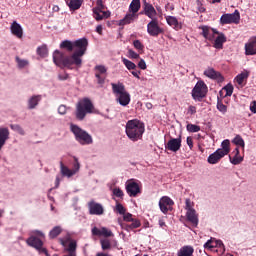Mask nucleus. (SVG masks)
Wrapping results in <instances>:
<instances>
[{
	"mask_svg": "<svg viewBox=\"0 0 256 256\" xmlns=\"http://www.w3.org/2000/svg\"><path fill=\"white\" fill-rule=\"evenodd\" d=\"M196 112H197L196 106H194V105H189V107H188V109H187V114H188L189 116H193V115L196 114Z\"/></svg>",
	"mask_w": 256,
	"mask_h": 256,
	"instance_id": "52",
	"label": "nucleus"
},
{
	"mask_svg": "<svg viewBox=\"0 0 256 256\" xmlns=\"http://www.w3.org/2000/svg\"><path fill=\"white\" fill-rule=\"evenodd\" d=\"M147 32L152 37H158L164 32V29L160 27L157 19H152L150 23L147 24Z\"/></svg>",
	"mask_w": 256,
	"mask_h": 256,
	"instance_id": "10",
	"label": "nucleus"
},
{
	"mask_svg": "<svg viewBox=\"0 0 256 256\" xmlns=\"http://www.w3.org/2000/svg\"><path fill=\"white\" fill-rule=\"evenodd\" d=\"M199 29L202 31L201 35L208 41H213L215 34H220L218 30L207 25L200 26Z\"/></svg>",
	"mask_w": 256,
	"mask_h": 256,
	"instance_id": "13",
	"label": "nucleus"
},
{
	"mask_svg": "<svg viewBox=\"0 0 256 256\" xmlns=\"http://www.w3.org/2000/svg\"><path fill=\"white\" fill-rule=\"evenodd\" d=\"M222 154L227 156L230 152V141L229 139L223 140L221 142V149H218Z\"/></svg>",
	"mask_w": 256,
	"mask_h": 256,
	"instance_id": "34",
	"label": "nucleus"
},
{
	"mask_svg": "<svg viewBox=\"0 0 256 256\" xmlns=\"http://www.w3.org/2000/svg\"><path fill=\"white\" fill-rule=\"evenodd\" d=\"M166 21H167L168 25H169L170 27H172L173 29L178 30V29L181 28V27L179 26V23H178V20H177L176 17L168 16V17H166Z\"/></svg>",
	"mask_w": 256,
	"mask_h": 256,
	"instance_id": "36",
	"label": "nucleus"
},
{
	"mask_svg": "<svg viewBox=\"0 0 256 256\" xmlns=\"http://www.w3.org/2000/svg\"><path fill=\"white\" fill-rule=\"evenodd\" d=\"M224 153L219 150H216L214 153L208 156L207 162L214 165L220 162L221 159L224 158Z\"/></svg>",
	"mask_w": 256,
	"mask_h": 256,
	"instance_id": "19",
	"label": "nucleus"
},
{
	"mask_svg": "<svg viewBox=\"0 0 256 256\" xmlns=\"http://www.w3.org/2000/svg\"><path fill=\"white\" fill-rule=\"evenodd\" d=\"M84 0H66V4L71 11H77L83 5Z\"/></svg>",
	"mask_w": 256,
	"mask_h": 256,
	"instance_id": "24",
	"label": "nucleus"
},
{
	"mask_svg": "<svg viewBox=\"0 0 256 256\" xmlns=\"http://www.w3.org/2000/svg\"><path fill=\"white\" fill-rule=\"evenodd\" d=\"M185 209H186V211H188V210H194V209H193V203H192V201H191L189 198H187V199L185 200Z\"/></svg>",
	"mask_w": 256,
	"mask_h": 256,
	"instance_id": "55",
	"label": "nucleus"
},
{
	"mask_svg": "<svg viewBox=\"0 0 256 256\" xmlns=\"http://www.w3.org/2000/svg\"><path fill=\"white\" fill-rule=\"evenodd\" d=\"M122 63H124V66H126L128 70H135L137 68L136 64L127 58H122Z\"/></svg>",
	"mask_w": 256,
	"mask_h": 256,
	"instance_id": "38",
	"label": "nucleus"
},
{
	"mask_svg": "<svg viewBox=\"0 0 256 256\" xmlns=\"http://www.w3.org/2000/svg\"><path fill=\"white\" fill-rule=\"evenodd\" d=\"M232 154L234 155V157L233 158L231 156L229 157L230 162L233 165H239L243 161V157L240 156L239 148H235V150H233Z\"/></svg>",
	"mask_w": 256,
	"mask_h": 256,
	"instance_id": "26",
	"label": "nucleus"
},
{
	"mask_svg": "<svg viewBox=\"0 0 256 256\" xmlns=\"http://www.w3.org/2000/svg\"><path fill=\"white\" fill-rule=\"evenodd\" d=\"M89 42L87 38H79L75 41L63 40L60 44L61 49H66L68 52L74 53L65 56L58 50L53 52V63L59 67L73 69V67L80 68L83 65V56L87 52Z\"/></svg>",
	"mask_w": 256,
	"mask_h": 256,
	"instance_id": "1",
	"label": "nucleus"
},
{
	"mask_svg": "<svg viewBox=\"0 0 256 256\" xmlns=\"http://www.w3.org/2000/svg\"><path fill=\"white\" fill-rule=\"evenodd\" d=\"M100 243L103 251L111 250V243L109 240H102Z\"/></svg>",
	"mask_w": 256,
	"mask_h": 256,
	"instance_id": "49",
	"label": "nucleus"
},
{
	"mask_svg": "<svg viewBox=\"0 0 256 256\" xmlns=\"http://www.w3.org/2000/svg\"><path fill=\"white\" fill-rule=\"evenodd\" d=\"M62 232L63 230L60 226H55L49 231L48 237L51 240L57 239V237H59Z\"/></svg>",
	"mask_w": 256,
	"mask_h": 256,
	"instance_id": "31",
	"label": "nucleus"
},
{
	"mask_svg": "<svg viewBox=\"0 0 256 256\" xmlns=\"http://www.w3.org/2000/svg\"><path fill=\"white\" fill-rule=\"evenodd\" d=\"M173 205L174 201L169 196H162L159 201L160 209L164 214H167Z\"/></svg>",
	"mask_w": 256,
	"mask_h": 256,
	"instance_id": "14",
	"label": "nucleus"
},
{
	"mask_svg": "<svg viewBox=\"0 0 256 256\" xmlns=\"http://www.w3.org/2000/svg\"><path fill=\"white\" fill-rule=\"evenodd\" d=\"M34 235H31L27 240L26 243L28 246L34 249H40L43 247L44 243L39 237H45L44 233L40 230H35L33 232Z\"/></svg>",
	"mask_w": 256,
	"mask_h": 256,
	"instance_id": "7",
	"label": "nucleus"
},
{
	"mask_svg": "<svg viewBox=\"0 0 256 256\" xmlns=\"http://www.w3.org/2000/svg\"><path fill=\"white\" fill-rule=\"evenodd\" d=\"M36 251H38V253H44L46 256H49V252L43 246H41L39 249H36Z\"/></svg>",
	"mask_w": 256,
	"mask_h": 256,
	"instance_id": "63",
	"label": "nucleus"
},
{
	"mask_svg": "<svg viewBox=\"0 0 256 256\" xmlns=\"http://www.w3.org/2000/svg\"><path fill=\"white\" fill-rule=\"evenodd\" d=\"M186 143H187V145H188L189 149H193L194 144H193V139H192V137H191V136H188V137H187V139H186Z\"/></svg>",
	"mask_w": 256,
	"mask_h": 256,
	"instance_id": "59",
	"label": "nucleus"
},
{
	"mask_svg": "<svg viewBox=\"0 0 256 256\" xmlns=\"http://www.w3.org/2000/svg\"><path fill=\"white\" fill-rule=\"evenodd\" d=\"M136 19H138V14L128 13L126 16H124V19L119 21V26L129 25Z\"/></svg>",
	"mask_w": 256,
	"mask_h": 256,
	"instance_id": "22",
	"label": "nucleus"
},
{
	"mask_svg": "<svg viewBox=\"0 0 256 256\" xmlns=\"http://www.w3.org/2000/svg\"><path fill=\"white\" fill-rule=\"evenodd\" d=\"M128 55L130 59H139L140 58V54H137L135 51L133 50H129L128 51Z\"/></svg>",
	"mask_w": 256,
	"mask_h": 256,
	"instance_id": "56",
	"label": "nucleus"
},
{
	"mask_svg": "<svg viewBox=\"0 0 256 256\" xmlns=\"http://www.w3.org/2000/svg\"><path fill=\"white\" fill-rule=\"evenodd\" d=\"M105 5L103 3V0H97L96 2V7L93 8V10H97V11H100V12H105Z\"/></svg>",
	"mask_w": 256,
	"mask_h": 256,
	"instance_id": "46",
	"label": "nucleus"
},
{
	"mask_svg": "<svg viewBox=\"0 0 256 256\" xmlns=\"http://www.w3.org/2000/svg\"><path fill=\"white\" fill-rule=\"evenodd\" d=\"M194 253V248L193 246H183L179 252L178 256H192Z\"/></svg>",
	"mask_w": 256,
	"mask_h": 256,
	"instance_id": "30",
	"label": "nucleus"
},
{
	"mask_svg": "<svg viewBox=\"0 0 256 256\" xmlns=\"http://www.w3.org/2000/svg\"><path fill=\"white\" fill-rule=\"evenodd\" d=\"M114 211L120 215H125V213H126V209L121 203L116 204Z\"/></svg>",
	"mask_w": 256,
	"mask_h": 256,
	"instance_id": "44",
	"label": "nucleus"
},
{
	"mask_svg": "<svg viewBox=\"0 0 256 256\" xmlns=\"http://www.w3.org/2000/svg\"><path fill=\"white\" fill-rule=\"evenodd\" d=\"M71 132L74 133L77 142L81 145H89L93 143L92 136L77 125H71Z\"/></svg>",
	"mask_w": 256,
	"mask_h": 256,
	"instance_id": "5",
	"label": "nucleus"
},
{
	"mask_svg": "<svg viewBox=\"0 0 256 256\" xmlns=\"http://www.w3.org/2000/svg\"><path fill=\"white\" fill-rule=\"evenodd\" d=\"M67 111H68L67 106H65V105H63V104L60 105L59 108H58V112H59L60 115H65V114H67Z\"/></svg>",
	"mask_w": 256,
	"mask_h": 256,
	"instance_id": "57",
	"label": "nucleus"
},
{
	"mask_svg": "<svg viewBox=\"0 0 256 256\" xmlns=\"http://www.w3.org/2000/svg\"><path fill=\"white\" fill-rule=\"evenodd\" d=\"M208 93V86L203 81L197 82L192 90V97L196 101H201Z\"/></svg>",
	"mask_w": 256,
	"mask_h": 256,
	"instance_id": "6",
	"label": "nucleus"
},
{
	"mask_svg": "<svg viewBox=\"0 0 256 256\" xmlns=\"http://www.w3.org/2000/svg\"><path fill=\"white\" fill-rule=\"evenodd\" d=\"M112 92L116 96V101L122 106L126 107L129 105L131 98L130 94L126 91L123 83L111 84Z\"/></svg>",
	"mask_w": 256,
	"mask_h": 256,
	"instance_id": "4",
	"label": "nucleus"
},
{
	"mask_svg": "<svg viewBox=\"0 0 256 256\" xmlns=\"http://www.w3.org/2000/svg\"><path fill=\"white\" fill-rule=\"evenodd\" d=\"M92 234L94 235V236H101L102 235V230H99V228H93L92 229Z\"/></svg>",
	"mask_w": 256,
	"mask_h": 256,
	"instance_id": "62",
	"label": "nucleus"
},
{
	"mask_svg": "<svg viewBox=\"0 0 256 256\" xmlns=\"http://www.w3.org/2000/svg\"><path fill=\"white\" fill-rule=\"evenodd\" d=\"M181 143V136H179L178 138H170L169 141L166 143L165 148L168 151L176 153L180 150Z\"/></svg>",
	"mask_w": 256,
	"mask_h": 256,
	"instance_id": "12",
	"label": "nucleus"
},
{
	"mask_svg": "<svg viewBox=\"0 0 256 256\" xmlns=\"http://www.w3.org/2000/svg\"><path fill=\"white\" fill-rule=\"evenodd\" d=\"M88 211L90 212V215H96V216H102L104 215V207L101 203H97L94 200H91L88 202Z\"/></svg>",
	"mask_w": 256,
	"mask_h": 256,
	"instance_id": "11",
	"label": "nucleus"
},
{
	"mask_svg": "<svg viewBox=\"0 0 256 256\" xmlns=\"http://www.w3.org/2000/svg\"><path fill=\"white\" fill-rule=\"evenodd\" d=\"M42 100L41 95H33L29 100H28V108L29 110H34L36 107L39 105V102Z\"/></svg>",
	"mask_w": 256,
	"mask_h": 256,
	"instance_id": "25",
	"label": "nucleus"
},
{
	"mask_svg": "<svg viewBox=\"0 0 256 256\" xmlns=\"http://www.w3.org/2000/svg\"><path fill=\"white\" fill-rule=\"evenodd\" d=\"M126 190L130 197H137V195L141 193L139 184L137 182H129L126 185Z\"/></svg>",
	"mask_w": 256,
	"mask_h": 256,
	"instance_id": "17",
	"label": "nucleus"
},
{
	"mask_svg": "<svg viewBox=\"0 0 256 256\" xmlns=\"http://www.w3.org/2000/svg\"><path fill=\"white\" fill-rule=\"evenodd\" d=\"M240 12L239 10H235L234 13H227L223 14L220 17V24L221 25H228V24H236L238 25L240 23Z\"/></svg>",
	"mask_w": 256,
	"mask_h": 256,
	"instance_id": "8",
	"label": "nucleus"
},
{
	"mask_svg": "<svg viewBox=\"0 0 256 256\" xmlns=\"http://www.w3.org/2000/svg\"><path fill=\"white\" fill-rule=\"evenodd\" d=\"M93 17L96 19V21H102L104 18L110 17L109 11H97V9H93Z\"/></svg>",
	"mask_w": 256,
	"mask_h": 256,
	"instance_id": "27",
	"label": "nucleus"
},
{
	"mask_svg": "<svg viewBox=\"0 0 256 256\" xmlns=\"http://www.w3.org/2000/svg\"><path fill=\"white\" fill-rule=\"evenodd\" d=\"M140 8H141L140 0H132L131 4L129 6V11H130V13L137 15Z\"/></svg>",
	"mask_w": 256,
	"mask_h": 256,
	"instance_id": "33",
	"label": "nucleus"
},
{
	"mask_svg": "<svg viewBox=\"0 0 256 256\" xmlns=\"http://www.w3.org/2000/svg\"><path fill=\"white\" fill-rule=\"evenodd\" d=\"M215 242H216V248H220L223 251H225V246L221 240H215Z\"/></svg>",
	"mask_w": 256,
	"mask_h": 256,
	"instance_id": "61",
	"label": "nucleus"
},
{
	"mask_svg": "<svg viewBox=\"0 0 256 256\" xmlns=\"http://www.w3.org/2000/svg\"><path fill=\"white\" fill-rule=\"evenodd\" d=\"M36 53L41 58H46L49 55V49L45 44H43L42 46L37 47Z\"/></svg>",
	"mask_w": 256,
	"mask_h": 256,
	"instance_id": "35",
	"label": "nucleus"
},
{
	"mask_svg": "<svg viewBox=\"0 0 256 256\" xmlns=\"http://www.w3.org/2000/svg\"><path fill=\"white\" fill-rule=\"evenodd\" d=\"M245 54L247 56H254V55H256V38L250 39L245 44Z\"/></svg>",
	"mask_w": 256,
	"mask_h": 256,
	"instance_id": "18",
	"label": "nucleus"
},
{
	"mask_svg": "<svg viewBox=\"0 0 256 256\" xmlns=\"http://www.w3.org/2000/svg\"><path fill=\"white\" fill-rule=\"evenodd\" d=\"M10 127L12 130L16 131L18 134L25 135V131L23 130V128L20 125L11 124Z\"/></svg>",
	"mask_w": 256,
	"mask_h": 256,
	"instance_id": "45",
	"label": "nucleus"
},
{
	"mask_svg": "<svg viewBox=\"0 0 256 256\" xmlns=\"http://www.w3.org/2000/svg\"><path fill=\"white\" fill-rule=\"evenodd\" d=\"M226 41H227V38L225 37V35L223 33H219L218 37L214 41V47L216 49H222L223 48V44Z\"/></svg>",
	"mask_w": 256,
	"mask_h": 256,
	"instance_id": "28",
	"label": "nucleus"
},
{
	"mask_svg": "<svg viewBox=\"0 0 256 256\" xmlns=\"http://www.w3.org/2000/svg\"><path fill=\"white\" fill-rule=\"evenodd\" d=\"M186 218H187V221H189V223H192L195 226L198 225V216L196 214L195 209H189L186 212Z\"/></svg>",
	"mask_w": 256,
	"mask_h": 256,
	"instance_id": "23",
	"label": "nucleus"
},
{
	"mask_svg": "<svg viewBox=\"0 0 256 256\" xmlns=\"http://www.w3.org/2000/svg\"><path fill=\"white\" fill-rule=\"evenodd\" d=\"M94 74L96 78V83L103 87L105 84V80L107 79L108 73L107 68L104 65H96L94 68Z\"/></svg>",
	"mask_w": 256,
	"mask_h": 256,
	"instance_id": "9",
	"label": "nucleus"
},
{
	"mask_svg": "<svg viewBox=\"0 0 256 256\" xmlns=\"http://www.w3.org/2000/svg\"><path fill=\"white\" fill-rule=\"evenodd\" d=\"M144 132L145 125L142 121L139 119L128 120L126 124V134L132 142H138L141 140Z\"/></svg>",
	"mask_w": 256,
	"mask_h": 256,
	"instance_id": "2",
	"label": "nucleus"
},
{
	"mask_svg": "<svg viewBox=\"0 0 256 256\" xmlns=\"http://www.w3.org/2000/svg\"><path fill=\"white\" fill-rule=\"evenodd\" d=\"M113 194L120 199H122L124 196V192L120 188H115L113 190Z\"/></svg>",
	"mask_w": 256,
	"mask_h": 256,
	"instance_id": "54",
	"label": "nucleus"
},
{
	"mask_svg": "<svg viewBox=\"0 0 256 256\" xmlns=\"http://www.w3.org/2000/svg\"><path fill=\"white\" fill-rule=\"evenodd\" d=\"M122 215H124V216H123L124 223H130L131 221L136 220V218H134L133 215L130 214V212H127V213L125 212V213L122 214Z\"/></svg>",
	"mask_w": 256,
	"mask_h": 256,
	"instance_id": "50",
	"label": "nucleus"
},
{
	"mask_svg": "<svg viewBox=\"0 0 256 256\" xmlns=\"http://www.w3.org/2000/svg\"><path fill=\"white\" fill-rule=\"evenodd\" d=\"M204 76H206L209 79L217 80L218 82H223L224 77L219 71L214 70L213 68H208L207 70H204Z\"/></svg>",
	"mask_w": 256,
	"mask_h": 256,
	"instance_id": "16",
	"label": "nucleus"
},
{
	"mask_svg": "<svg viewBox=\"0 0 256 256\" xmlns=\"http://www.w3.org/2000/svg\"><path fill=\"white\" fill-rule=\"evenodd\" d=\"M133 46L139 52L144 50V45L142 44V42L139 39H136V40L133 41Z\"/></svg>",
	"mask_w": 256,
	"mask_h": 256,
	"instance_id": "48",
	"label": "nucleus"
},
{
	"mask_svg": "<svg viewBox=\"0 0 256 256\" xmlns=\"http://www.w3.org/2000/svg\"><path fill=\"white\" fill-rule=\"evenodd\" d=\"M94 112V104L89 98H83L76 105V118L79 121H83L86 118L87 114H92Z\"/></svg>",
	"mask_w": 256,
	"mask_h": 256,
	"instance_id": "3",
	"label": "nucleus"
},
{
	"mask_svg": "<svg viewBox=\"0 0 256 256\" xmlns=\"http://www.w3.org/2000/svg\"><path fill=\"white\" fill-rule=\"evenodd\" d=\"M138 67L142 70H145L147 68L146 66V62L144 61V59H140L138 62Z\"/></svg>",
	"mask_w": 256,
	"mask_h": 256,
	"instance_id": "60",
	"label": "nucleus"
},
{
	"mask_svg": "<svg viewBox=\"0 0 256 256\" xmlns=\"http://www.w3.org/2000/svg\"><path fill=\"white\" fill-rule=\"evenodd\" d=\"M58 78L61 81L68 80L69 79V74L67 72L60 73Z\"/></svg>",
	"mask_w": 256,
	"mask_h": 256,
	"instance_id": "58",
	"label": "nucleus"
},
{
	"mask_svg": "<svg viewBox=\"0 0 256 256\" xmlns=\"http://www.w3.org/2000/svg\"><path fill=\"white\" fill-rule=\"evenodd\" d=\"M217 110L222 114H226L227 112V105H225L220 99L217 102Z\"/></svg>",
	"mask_w": 256,
	"mask_h": 256,
	"instance_id": "42",
	"label": "nucleus"
},
{
	"mask_svg": "<svg viewBox=\"0 0 256 256\" xmlns=\"http://www.w3.org/2000/svg\"><path fill=\"white\" fill-rule=\"evenodd\" d=\"M61 174L68 178L76 174V171L71 170L68 166H64L63 162H60Z\"/></svg>",
	"mask_w": 256,
	"mask_h": 256,
	"instance_id": "32",
	"label": "nucleus"
},
{
	"mask_svg": "<svg viewBox=\"0 0 256 256\" xmlns=\"http://www.w3.org/2000/svg\"><path fill=\"white\" fill-rule=\"evenodd\" d=\"M101 236L102 237H113V233L108 228H101Z\"/></svg>",
	"mask_w": 256,
	"mask_h": 256,
	"instance_id": "51",
	"label": "nucleus"
},
{
	"mask_svg": "<svg viewBox=\"0 0 256 256\" xmlns=\"http://www.w3.org/2000/svg\"><path fill=\"white\" fill-rule=\"evenodd\" d=\"M144 10H145V15H147V17H149L150 19H153L157 15L156 9L151 4L145 3Z\"/></svg>",
	"mask_w": 256,
	"mask_h": 256,
	"instance_id": "29",
	"label": "nucleus"
},
{
	"mask_svg": "<svg viewBox=\"0 0 256 256\" xmlns=\"http://www.w3.org/2000/svg\"><path fill=\"white\" fill-rule=\"evenodd\" d=\"M186 129L190 133H197L201 131V126L195 125V124H187Z\"/></svg>",
	"mask_w": 256,
	"mask_h": 256,
	"instance_id": "40",
	"label": "nucleus"
},
{
	"mask_svg": "<svg viewBox=\"0 0 256 256\" xmlns=\"http://www.w3.org/2000/svg\"><path fill=\"white\" fill-rule=\"evenodd\" d=\"M16 62L18 64V68L19 69H23L24 67H26L29 62L25 59H21L19 56L16 57Z\"/></svg>",
	"mask_w": 256,
	"mask_h": 256,
	"instance_id": "43",
	"label": "nucleus"
},
{
	"mask_svg": "<svg viewBox=\"0 0 256 256\" xmlns=\"http://www.w3.org/2000/svg\"><path fill=\"white\" fill-rule=\"evenodd\" d=\"M10 29L12 34L16 36L18 39L23 38V28L18 22H12Z\"/></svg>",
	"mask_w": 256,
	"mask_h": 256,
	"instance_id": "20",
	"label": "nucleus"
},
{
	"mask_svg": "<svg viewBox=\"0 0 256 256\" xmlns=\"http://www.w3.org/2000/svg\"><path fill=\"white\" fill-rule=\"evenodd\" d=\"M223 90L226 91V95L225 96H231L233 93V86L232 85H227L223 87Z\"/></svg>",
	"mask_w": 256,
	"mask_h": 256,
	"instance_id": "53",
	"label": "nucleus"
},
{
	"mask_svg": "<svg viewBox=\"0 0 256 256\" xmlns=\"http://www.w3.org/2000/svg\"><path fill=\"white\" fill-rule=\"evenodd\" d=\"M216 240L211 238L210 240H208L204 245V249H208V250H212L214 248H216Z\"/></svg>",
	"mask_w": 256,
	"mask_h": 256,
	"instance_id": "39",
	"label": "nucleus"
},
{
	"mask_svg": "<svg viewBox=\"0 0 256 256\" xmlns=\"http://www.w3.org/2000/svg\"><path fill=\"white\" fill-rule=\"evenodd\" d=\"M76 249H77V243L75 241H71L68 244L67 252L68 253H76Z\"/></svg>",
	"mask_w": 256,
	"mask_h": 256,
	"instance_id": "47",
	"label": "nucleus"
},
{
	"mask_svg": "<svg viewBox=\"0 0 256 256\" xmlns=\"http://www.w3.org/2000/svg\"><path fill=\"white\" fill-rule=\"evenodd\" d=\"M120 226H121V229H123L127 232H131V231L141 227V221L136 218L134 220H131L128 223H121Z\"/></svg>",
	"mask_w": 256,
	"mask_h": 256,
	"instance_id": "15",
	"label": "nucleus"
},
{
	"mask_svg": "<svg viewBox=\"0 0 256 256\" xmlns=\"http://www.w3.org/2000/svg\"><path fill=\"white\" fill-rule=\"evenodd\" d=\"M248 77H249V73L247 71H244L235 77V81L239 86H241L243 85V82L248 79Z\"/></svg>",
	"mask_w": 256,
	"mask_h": 256,
	"instance_id": "37",
	"label": "nucleus"
},
{
	"mask_svg": "<svg viewBox=\"0 0 256 256\" xmlns=\"http://www.w3.org/2000/svg\"><path fill=\"white\" fill-rule=\"evenodd\" d=\"M250 111L256 114V101L251 102L250 104Z\"/></svg>",
	"mask_w": 256,
	"mask_h": 256,
	"instance_id": "64",
	"label": "nucleus"
},
{
	"mask_svg": "<svg viewBox=\"0 0 256 256\" xmlns=\"http://www.w3.org/2000/svg\"><path fill=\"white\" fill-rule=\"evenodd\" d=\"M232 143H234L237 146H240L242 148L245 147V142H244L243 138L240 135H236L235 138L233 139Z\"/></svg>",
	"mask_w": 256,
	"mask_h": 256,
	"instance_id": "41",
	"label": "nucleus"
},
{
	"mask_svg": "<svg viewBox=\"0 0 256 256\" xmlns=\"http://www.w3.org/2000/svg\"><path fill=\"white\" fill-rule=\"evenodd\" d=\"M10 136L9 129L6 127L0 128V150L4 147Z\"/></svg>",
	"mask_w": 256,
	"mask_h": 256,
	"instance_id": "21",
	"label": "nucleus"
}]
</instances>
